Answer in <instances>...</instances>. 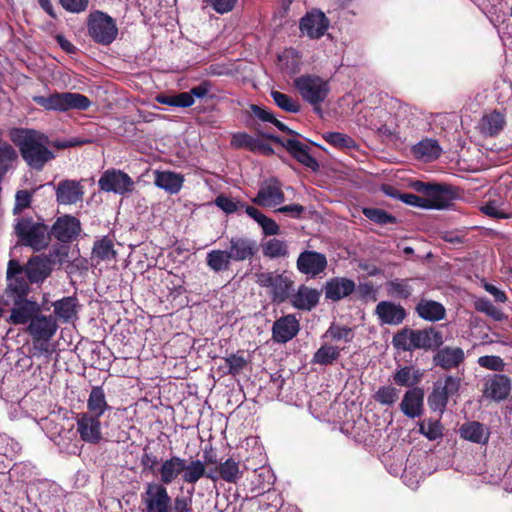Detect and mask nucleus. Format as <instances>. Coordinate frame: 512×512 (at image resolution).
I'll return each instance as SVG.
<instances>
[{"instance_id":"obj_1","label":"nucleus","mask_w":512,"mask_h":512,"mask_svg":"<svg viewBox=\"0 0 512 512\" xmlns=\"http://www.w3.org/2000/svg\"><path fill=\"white\" fill-rule=\"evenodd\" d=\"M9 138L18 147L26 164L34 170L41 171L47 162L55 158L54 152L46 146L48 137L37 130L12 128Z\"/></svg>"},{"instance_id":"obj_2","label":"nucleus","mask_w":512,"mask_h":512,"mask_svg":"<svg viewBox=\"0 0 512 512\" xmlns=\"http://www.w3.org/2000/svg\"><path fill=\"white\" fill-rule=\"evenodd\" d=\"M392 343L394 347L403 351H435L443 345L444 340L442 332L433 327L417 330L405 327L393 336Z\"/></svg>"},{"instance_id":"obj_3","label":"nucleus","mask_w":512,"mask_h":512,"mask_svg":"<svg viewBox=\"0 0 512 512\" xmlns=\"http://www.w3.org/2000/svg\"><path fill=\"white\" fill-rule=\"evenodd\" d=\"M14 233L18 238V243L30 247L34 251H41L50 243L48 225L43 222H35L32 217L17 218Z\"/></svg>"},{"instance_id":"obj_4","label":"nucleus","mask_w":512,"mask_h":512,"mask_svg":"<svg viewBox=\"0 0 512 512\" xmlns=\"http://www.w3.org/2000/svg\"><path fill=\"white\" fill-rule=\"evenodd\" d=\"M142 512H172L173 499L167 487L157 481H150L144 485L140 494Z\"/></svg>"},{"instance_id":"obj_5","label":"nucleus","mask_w":512,"mask_h":512,"mask_svg":"<svg viewBox=\"0 0 512 512\" xmlns=\"http://www.w3.org/2000/svg\"><path fill=\"white\" fill-rule=\"evenodd\" d=\"M255 276V282L260 287L270 289L272 303L281 304L290 299L294 281L289 276L277 272H260Z\"/></svg>"},{"instance_id":"obj_6","label":"nucleus","mask_w":512,"mask_h":512,"mask_svg":"<svg viewBox=\"0 0 512 512\" xmlns=\"http://www.w3.org/2000/svg\"><path fill=\"white\" fill-rule=\"evenodd\" d=\"M460 386L461 378L458 376L446 375L443 381H436L427 398L429 408L432 411L444 413L449 397L457 395Z\"/></svg>"},{"instance_id":"obj_7","label":"nucleus","mask_w":512,"mask_h":512,"mask_svg":"<svg viewBox=\"0 0 512 512\" xmlns=\"http://www.w3.org/2000/svg\"><path fill=\"white\" fill-rule=\"evenodd\" d=\"M100 191L127 195L135 188L134 180L124 171L116 168L105 170L98 180Z\"/></svg>"},{"instance_id":"obj_8","label":"nucleus","mask_w":512,"mask_h":512,"mask_svg":"<svg viewBox=\"0 0 512 512\" xmlns=\"http://www.w3.org/2000/svg\"><path fill=\"white\" fill-rule=\"evenodd\" d=\"M88 27L90 36L103 45L113 42L118 33L115 21L103 12L91 14Z\"/></svg>"},{"instance_id":"obj_9","label":"nucleus","mask_w":512,"mask_h":512,"mask_svg":"<svg viewBox=\"0 0 512 512\" xmlns=\"http://www.w3.org/2000/svg\"><path fill=\"white\" fill-rule=\"evenodd\" d=\"M100 418L88 412L77 413L75 417L76 430L83 442L93 445L101 442L103 436Z\"/></svg>"},{"instance_id":"obj_10","label":"nucleus","mask_w":512,"mask_h":512,"mask_svg":"<svg viewBox=\"0 0 512 512\" xmlns=\"http://www.w3.org/2000/svg\"><path fill=\"white\" fill-rule=\"evenodd\" d=\"M58 329L57 320L53 315L37 314L28 324L26 332L32 337L33 342H48Z\"/></svg>"},{"instance_id":"obj_11","label":"nucleus","mask_w":512,"mask_h":512,"mask_svg":"<svg viewBox=\"0 0 512 512\" xmlns=\"http://www.w3.org/2000/svg\"><path fill=\"white\" fill-rule=\"evenodd\" d=\"M459 196V189L455 186L442 183H433L428 197L426 209H446Z\"/></svg>"},{"instance_id":"obj_12","label":"nucleus","mask_w":512,"mask_h":512,"mask_svg":"<svg viewBox=\"0 0 512 512\" xmlns=\"http://www.w3.org/2000/svg\"><path fill=\"white\" fill-rule=\"evenodd\" d=\"M12 302L13 307L8 322L13 325L29 324L37 314L42 312L40 304L27 297L15 298Z\"/></svg>"},{"instance_id":"obj_13","label":"nucleus","mask_w":512,"mask_h":512,"mask_svg":"<svg viewBox=\"0 0 512 512\" xmlns=\"http://www.w3.org/2000/svg\"><path fill=\"white\" fill-rule=\"evenodd\" d=\"M80 232V220L68 214L58 217L49 230L50 237L54 236L61 243H70Z\"/></svg>"},{"instance_id":"obj_14","label":"nucleus","mask_w":512,"mask_h":512,"mask_svg":"<svg viewBox=\"0 0 512 512\" xmlns=\"http://www.w3.org/2000/svg\"><path fill=\"white\" fill-rule=\"evenodd\" d=\"M328 266L326 255L313 250L301 252L296 261L298 271L304 275L316 277Z\"/></svg>"},{"instance_id":"obj_15","label":"nucleus","mask_w":512,"mask_h":512,"mask_svg":"<svg viewBox=\"0 0 512 512\" xmlns=\"http://www.w3.org/2000/svg\"><path fill=\"white\" fill-rule=\"evenodd\" d=\"M300 331V324L294 314L278 318L272 326V340L276 343H287Z\"/></svg>"},{"instance_id":"obj_16","label":"nucleus","mask_w":512,"mask_h":512,"mask_svg":"<svg viewBox=\"0 0 512 512\" xmlns=\"http://www.w3.org/2000/svg\"><path fill=\"white\" fill-rule=\"evenodd\" d=\"M375 315L380 324L397 326L406 319L407 312L401 304L392 301H380L375 307Z\"/></svg>"},{"instance_id":"obj_17","label":"nucleus","mask_w":512,"mask_h":512,"mask_svg":"<svg viewBox=\"0 0 512 512\" xmlns=\"http://www.w3.org/2000/svg\"><path fill=\"white\" fill-rule=\"evenodd\" d=\"M294 85L302 96H326L330 92L329 82L318 75H302Z\"/></svg>"},{"instance_id":"obj_18","label":"nucleus","mask_w":512,"mask_h":512,"mask_svg":"<svg viewBox=\"0 0 512 512\" xmlns=\"http://www.w3.org/2000/svg\"><path fill=\"white\" fill-rule=\"evenodd\" d=\"M435 351L433 363L443 370L457 369L465 361V353L461 347L444 346Z\"/></svg>"},{"instance_id":"obj_19","label":"nucleus","mask_w":512,"mask_h":512,"mask_svg":"<svg viewBox=\"0 0 512 512\" xmlns=\"http://www.w3.org/2000/svg\"><path fill=\"white\" fill-rule=\"evenodd\" d=\"M232 261L252 260L258 252L257 243L248 237H232L227 250Z\"/></svg>"},{"instance_id":"obj_20","label":"nucleus","mask_w":512,"mask_h":512,"mask_svg":"<svg viewBox=\"0 0 512 512\" xmlns=\"http://www.w3.org/2000/svg\"><path fill=\"white\" fill-rule=\"evenodd\" d=\"M47 110L66 112L68 110H86L90 106L89 98H34Z\"/></svg>"},{"instance_id":"obj_21","label":"nucleus","mask_w":512,"mask_h":512,"mask_svg":"<svg viewBox=\"0 0 512 512\" xmlns=\"http://www.w3.org/2000/svg\"><path fill=\"white\" fill-rule=\"evenodd\" d=\"M356 289L353 280L346 277H333L324 285L325 297L333 302L350 296Z\"/></svg>"},{"instance_id":"obj_22","label":"nucleus","mask_w":512,"mask_h":512,"mask_svg":"<svg viewBox=\"0 0 512 512\" xmlns=\"http://www.w3.org/2000/svg\"><path fill=\"white\" fill-rule=\"evenodd\" d=\"M321 296V291L301 284L295 293L291 294L290 304L302 311H311L315 308Z\"/></svg>"},{"instance_id":"obj_23","label":"nucleus","mask_w":512,"mask_h":512,"mask_svg":"<svg viewBox=\"0 0 512 512\" xmlns=\"http://www.w3.org/2000/svg\"><path fill=\"white\" fill-rule=\"evenodd\" d=\"M84 187L76 180H61L56 188V200L59 204L71 205L82 201Z\"/></svg>"},{"instance_id":"obj_24","label":"nucleus","mask_w":512,"mask_h":512,"mask_svg":"<svg viewBox=\"0 0 512 512\" xmlns=\"http://www.w3.org/2000/svg\"><path fill=\"white\" fill-rule=\"evenodd\" d=\"M287 152L300 164L309 168L313 172L319 170L320 166L318 161L310 154V148L296 139H286Z\"/></svg>"},{"instance_id":"obj_25","label":"nucleus","mask_w":512,"mask_h":512,"mask_svg":"<svg viewBox=\"0 0 512 512\" xmlns=\"http://www.w3.org/2000/svg\"><path fill=\"white\" fill-rule=\"evenodd\" d=\"M53 267L44 255L34 256L25 266V275L30 283H42L50 276Z\"/></svg>"},{"instance_id":"obj_26","label":"nucleus","mask_w":512,"mask_h":512,"mask_svg":"<svg viewBox=\"0 0 512 512\" xmlns=\"http://www.w3.org/2000/svg\"><path fill=\"white\" fill-rule=\"evenodd\" d=\"M327 28L328 20L321 11L308 13L300 22V30L310 38H320Z\"/></svg>"},{"instance_id":"obj_27","label":"nucleus","mask_w":512,"mask_h":512,"mask_svg":"<svg viewBox=\"0 0 512 512\" xmlns=\"http://www.w3.org/2000/svg\"><path fill=\"white\" fill-rule=\"evenodd\" d=\"M184 469V458L179 456H171L170 458L161 462L158 468L159 481L163 486L167 487L172 484L180 475H182Z\"/></svg>"},{"instance_id":"obj_28","label":"nucleus","mask_w":512,"mask_h":512,"mask_svg":"<svg viewBox=\"0 0 512 512\" xmlns=\"http://www.w3.org/2000/svg\"><path fill=\"white\" fill-rule=\"evenodd\" d=\"M285 199L279 181L274 180L272 184L262 186L252 202L262 207H270L281 204Z\"/></svg>"},{"instance_id":"obj_29","label":"nucleus","mask_w":512,"mask_h":512,"mask_svg":"<svg viewBox=\"0 0 512 512\" xmlns=\"http://www.w3.org/2000/svg\"><path fill=\"white\" fill-rule=\"evenodd\" d=\"M423 401L424 390L420 387H413L404 394L400 409L409 418L419 417L423 411Z\"/></svg>"},{"instance_id":"obj_30","label":"nucleus","mask_w":512,"mask_h":512,"mask_svg":"<svg viewBox=\"0 0 512 512\" xmlns=\"http://www.w3.org/2000/svg\"><path fill=\"white\" fill-rule=\"evenodd\" d=\"M416 314L423 320L437 322L446 316L445 307L435 300L422 298L415 306Z\"/></svg>"},{"instance_id":"obj_31","label":"nucleus","mask_w":512,"mask_h":512,"mask_svg":"<svg viewBox=\"0 0 512 512\" xmlns=\"http://www.w3.org/2000/svg\"><path fill=\"white\" fill-rule=\"evenodd\" d=\"M320 118H335L343 112L340 110V99L337 98H305Z\"/></svg>"},{"instance_id":"obj_32","label":"nucleus","mask_w":512,"mask_h":512,"mask_svg":"<svg viewBox=\"0 0 512 512\" xmlns=\"http://www.w3.org/2000/svg\"><path fill=\"white\" fill-rule=\"evenodd\" d=\"M415 278H395L386 282L388 296L401 300L409 299L414 292Z\"/></svg>"},{"instance_id":"obj_33","label":"nucleus","mask_w":512,"mask_h":512,"mask_svg":"<svg viewBox=\"0 0 512 512\" xmlns=\"http://www.w3.org/2000/svg\"><path fill=\"white\" fill-rule=\"evenodd\" d=\"M511 391L510 378L504 374H496L486 384V394L495 401L506 399Z\"/></svg>"},{"instance_id":"obj_34","label":"nucleus","mask_w":512,"mask_h":512,"mask_svg":"<svg viewBox=\"0 0 512 512\" xmlns=\"http://www.w3.org/2000/svg\"><path fill=\"white\" fill-rule=\"evenodd\" d=\"M154 183L169 194H177L183 186L184 176L172 171H155Z\"/></svg>"},{"instance_id":"obj_35","label":"nucleus","mask_w":512,"mask_h":512,"mask_svg":"<svg viewBox=\"0 0 512 512\" xmlns=\"http://www.w3.org/2000/svg\"><path fill=\"white\" fill-rule=\"evenodd\" d=\"M110 409L103 387L93 386L87 399V412L101 417Z\"/></svg>"},{"instance_id":"obj_36","label":"nucleus","mask_w":512,"mask_h":512,"mask_svg":"<svg viewBox=\"0 0 512 512\" xmlns=\"http://www.w3.org/2000/svg\"><path fill=\"white\" fill-rule=\"evenodd\" d=\"M460 435L463 439L477 444H486L489 440V432L477 421L464 423L460 428Z\"/></svg>"},{"instance_id":"obj_37","label":"nucleus","mask_w":512,"mask_h":512,"mask_svg":"<svg viewBox=\"0 0 512 512\" xmlns=\"http://www.w3.org/2000/svg\"><path fill=\"white\" fill-rule=\"evenodd\" d=\"M343 349L328 343H323L313 354L311 362L322 366L332 365L337 361Z\"/></svg>"},{"instance_id":"obj_38","label":"nucleus","mask_w":512,"mask_h":512,"mask_svg":"<svg viewBox=\"0 0 512 512\" xmlns=\"http://www.w3.org/2000/svg\"><path fill=\"white\" fill-rule=\"evenodd\" d=\"M224 361L227 368L225 374L236 377L248 366L250 358L244 350H237L225 357Z\"/></svg>"},{"instance_id":"obj_39","label":"nucleus","mask_w":512,"mask_h":512,"mask_svg":"<svg viewBox=\"0 0 512 512\" xmlns=\"http://www.w3.org/2000/svg\"><path fill=\"white\" fill-rule=\"evenodd\" d=\"M54 314L63 322H70L77 314V299L75 297H63L53 303Z\"/></svg>"},{"instance_id":"obj_40","label":"nucleus","mask_w":512,"mask_h":512,"mask_svg":"<svg viewBox=\"0 0 512 512\" xmlns=\"http://www.w3.org/2000/svg\"><path fill=\"white\" fill-rule=\"evenodd\" d=\"M210 478L206 474L205 463L200 460H192L189 463L184 459V469L182 472V480L187 484H196L202 477Z\"/></svg>"},{"instance_id":"obj_41","label":"nucleus","mask_w":512,"mask_h":512,"mask_svg":"<svg viewBox=\"0 0 512 512\" xmlns=\"http://www.w3.org/2000/svg\"><path fill=\"white\" fill-rule=\"evenodd\" d=\"M231 261L227 250H211L206 256L207 266L216 273L228 270Z\"/></svg>"},{"instance_id":"obj_42","label":"nucleus","mask_w":512,"mask_h":512,"mask_svg":"<svg viewBox=\"0 0 512 512\" xmlns=\"http://www.w3.org/2000/svg\"><path fill=\"white\" fill-rule=\"evenodd\" d=\"M92 254L101 261H109L116 257L114 241L110 236H103L94 242Z\"/></svg>"},{"instance_id":"obj_43","label":"nucleus","mask_w":512,"mask_h":512,"mask_svg":"<svg viewBox=\"0 0 512 512\" xmlns=\"http://www.w3.org/2000/svg\"><path fill=\"white\" fill-rule=\"evenodd\" d=\"M217 471L220 475V478L228 483L236 484L242 477V472L240 471V461H236L232 457L220 463L217 467Z\"/></svg>"},{"instance_id":"obj_44","label":"nucleus","mask_w":512,"mask_h":512,"mask_svg":"<svg viewBox=\"0 0 512 512\" xmlns=\"http://www.w3.org/2000/svg\"><path fill=\"white\" fill-rule=\"evenodd\" d=\"M25 277L26 275L7 278L6 294L8 297L15 299L28 296L30 287Z\"/></svg>"},{"instance_id":"obj_45","label":"nucleus","mask_w":512,"mask_h":512,"mask_svg":"<svg viewBox=\"0 0 512 512\" xmlns=\"http://www.w3.org/2000/svg\"><path fill=\"white\" fill-rule=\"evenodd\" d=\"M363 215L370 221L380 226L396 225L398 219L381 208L364 207L362 209Z\"/></svg>"},{"instance_id":"obj_46","label":"nucleus","mask_w":512,"mask_h":512,"mask_svg":"<svg viewBox=\"0 0 512 512\" xmlns=\"http://www.w3.org/2000/svg\"><path fill=\"white\" fill-rule=\"evenodd\" d=\"M383 191L387 195L397 198L407 205L426 209V205H427L426 197H420L414 193H400L390 185H384Z\"/></svg>"},{"instance_id":"obj_47","label":"nucleus","mask_w":512,"mask_h":512,"mask_svg":"<svg viewBox=\"0 0 512 512\" xmlns=\"http://www.w3.org/2000/svg\"><path fill=\"white\" fill-rule=\"evenodd\" d=\"M413 152L419 157H427L428 159H437L442 153V149L437 140L424 139L413 147Z\"/></svg>"},{"instance_id":"obj_48","label":"nucleus","mask_w":512,"mask_h":512,"mask_svg":"<svg viewBox=\"0 0 512 512\" xmlns=\"http://www.w3.org/2000/svg\"><path fill=\"white\" fill-rule=\"evenodd\" d=\"M324 140L331 146L338 149H355L356 141L347 134L341 132H327L323 135Z\"/></svg>"},{"instance_id":"obj_49","label":"nucleus","mask_w":512,"mask_h":512,"mask_svg":"<svg viewBox=\"0 0 512 512\" xmlns=\"http://www.w3.org/2000/svg\"><path fill=\"white\" fill-rule=\"evenodd\" d=\"M159 464L160 459L157 454H155L151 448L146 445L142 450V455L140 458V466L142 468V472H148L152 475H157L158 468L160 467Z\"/></svg>"},{"instance_id":"obj_50","label":"nucleus","mask_w":512,"mask_h":512,"mask_svg":"<svg viewBox=\"0 0 512 512\" xmlns=\"http://www.w3.org/2000/svg\"><path fill=\"white\" fill-rule=\"evenodd\" d=\"M323 337L330 338L331 340L334 341L343 340L346 343H350L353 340L354 334L352 328L342 326L333 322L331 323Z\"/></svg>"},{"instance_id":"obj_51","label":"nucleus","mask_w":512,"mask_h":512,"mask_svg":"<svg viewBox=\"0 0 512 512\" xmlns=\"http://www.w3.org/2000/svg\"><path fill=\"white\" fill-rule=\"evenodd\" d=\"M504 125L505 117L498 111H493L483 117V127L491 136L497 135L504 128Z\"/></svg>"},{"instance_id":"obj_52","label":"nucleus","mask_w":512,"mask_h":512,"mask_svg":"<svg viewBox=\"0 0 512 512\" xmlns=\"http://www.w3.org/2000/svg\"><path fill=\"white\" fill-rule=\"evenodd\" d=\"M288 254V247L285 241L272 238L263 245V255L269 258L285 257Z\"/></svg>"},{"instance_id":"obj_53","label":"nucleus","mask_w":512,"mask_h":512,"mask_svg":"<svg viewBox=\"0 0 512 512\" xmlns=\"http://www.w3.org/2000/svg\"><path fill=\"white\" fill-rule=\"evenodd\" d=\"M419 432L427 439L433 441L443 436V426L439 420L429 419L419 424Z\"/></svg>"},{"instance_id":"obj_54","label":"nucleus","mask_w":512,"mask_h":512,"mask_svg":"<svg viewBox=\"0 0 512 512\" xmlns=\"http://www.w3.org/2000/svg\"><path fill=\"white\" fill-rule=\"evenodd\" d=\"M69 250L67 243L56 244L52 246L49 254L44 255V257L51 262L52 267L56 264L63 265L68 261Z\"/></svg>"},{"instance_id":"obj_55","label":"nucleus","mask_w":512,"mask_h":512,"mask_svg":"<svg viewBox=\"0 0 512 512\" xmlns=\"http://www.w3.org/2000/svg\"><path fill=\"white\" fill-rule=\"evenodd\" d=\"M412 377V368L409 366H405L397 370L393 375V381L395 384L399 386L404 387H413L420 381L419 375H414L413 379Z\"/></svg>"},{"instance_id":"obj_56","label":"nucleus","mask_w":512,"mask_h":512,"mask_svg":"<svg viewBox=\"0 0 512 512\" xmlns=\"http://www.w3.org/2000/svg\"><path fill=\"white\" fill-rule=\"evenodd\" d=\"M215 205L220 208L226 214H233L237 212L239 209L244 208V203L241 201H236L231 197L226 196L225 194H220L215 198Z\"/></svg>"},{"instance_id":"obj_57","label":"nucleus","mask_w":512,"mask_h":512,"mask_svg":"<svg viewBox=\"0 0 512 512\" xmlns=\"http://www.w3.org/2000/svg\"><path fill=\"white\" fill-rule=\"evenodd\" d=\"M399 391L391 386H382L375 394V400L383 405H392L398 399Z\"/></svg>"},{"instance_id":"obj_58","label":"nucleus","mask_w":512,"mask_h":512,"mask_svg":"<svg viewBox=\"0 0 512 512\" xmlns=\"http://www.w3.org/2000/svg\"><path fill=\"white\" fill-rule=\"evenodd\" d=\"M279 62L282 68L287 69L291 73H295L299 69L300 58L295 50L289 49L279 56Z\"/></svg>"},{"instance_id":"obj_59","label":"nucleus","mask_w":512,"mask_h":512,"mask_svg":"<svg viewBox=\"0 0 512 512\" xmlns=\"http://www.w3.org/2000/svg\"><path fill=\"white\" fill-rule=\"evenodd\" d=\"M33 191L18 190L15 194V204L13 214L18 215L25 209L29 208L32 203Z\"/></svg>"},{"instance_id":"obj_60","label":"nucleus","mask_w":512,"mask_h":512,"mask_svg":"<svg viewBox=\"0 0 512 512\" xmlns=\"http://www.w3.org/2000/svg\"><path fill=\"white\" fill-rule=\"evenodd\" d=\"M257 137H253L245 132H238L233 134L231 139V145L234 148L240 149L245 148L251 152H253L254 145Z\"/></svg>"},{"instance_id":"obj_61","label":"nucleus","mask_w":512,"mask_h":512,"mask_svg":"<svg viewBox=\"0 0 512 512\" xmlns=\"http://www.w3.org/2000/svg\"><path fill=\"white\" fill-rule=\"evenodd\" d=\"M480 211L488 217L494 219H509L511 215L509 213L504 212L499 208V205L496 201L490 200L484 205L480 207Z\"/></svg>"},{"instance_id":"obj_62","label":"nucleus","mask_w":512,"mask_h":512,"mask_svg":"<svg viewBox=\"0 0 512 512\" xmlns=\"http://www.w3.org/2000/svg\"><path fill=\"white\" fill-rule=\"evenodd\" d=\"M478 364L486 369L493 371H502L504 369V362L500 356L485 355L478 358Z\"/></svg>"},{"instance_id":"obj_63","label":"nucleus","mask_w":512,"mask_h":512,"mask_svg":"<svg viewBox=\"0 0 512 512\" xmlns=\"http://www.w3.org/2000/svg\"><path fill=\"white\" fill-rule=\"evenodd\" d=\"M276 105L284 111L297 113L301 106L298 98H274Z\"/></svg>"},{"instance_id":"obj_64","label":"nucleus","mask_w":512,"mask_h":512,"mask_svg":"<svg viewBox=\"0 0 512 512\" xmlns=\"http://www.w3.org/2000/svg\"><path fill=\"white\" fill-rule=\"evenodd\" d=\"M476 309L483 312L496 320L501 319V313L489 300H480L476 303Z\"/></svg>"}]
</instances>
